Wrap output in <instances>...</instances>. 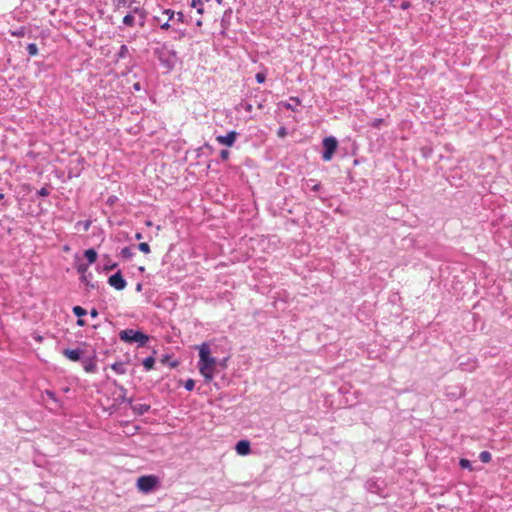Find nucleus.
Wrapping results in <instances>:
<instances>
[{
  "label": "nucleus",
  "mask_w": 512,
  "mask_h": 512,
  "mask_svg": "<svg viewBox=\"0 0 512 512\" xmlns=\"http://www.w3.org/2000/svg\"><path fill=\"white\" fill-rule=\"evenodd\" d=\"M176 21L181 23L184 22V14L181 11L176 13Z\"/></svg>",
  "instance_id": "nucleus-41"
},
{
  "label": "nucleus",
  "mask_w": 512,
  "mask_h": 512,
  "mask_svg": "<svg viewBox=\"0 0 512 512\" xmlns=\"http://www.w3.org/2000/svg\"><path fill=\"white\" fill-rule=\"evenodd\" d=\"M307 187L310 188L311 191L318 192L321 188V184L314 179H309L306 181Z\"/></svg>",
  "instance_id": "nucleus-16"
},
{
  "label": "nucleus",
  "mask_w": 512,
  "mask_h": 512,
  "mask_svg": "<svg viewBox=\"0 0 512 512\" xmlns=\"http://www.w3.org/2000/svg\"><path fill=\"white\" fill-rule=\"evenodd\" d=\"M78 225H83L84 231H88L91 225L90 221L79 222Z\"/></svg>",
  "instance_id": "nucleus-42"
},
{
  "label": "nucleus",
  "mask_w": 512,
  "mask_h": 512,
  "mask_svg": "<svg viewBox=\"0 0 512 512\" xmlns=\"http://www.w3.org/2000/svg\"><path fill=\"white\" fill-rule=\"evenodd\" d=\"M384 120L382 118H374L370 125L371 127L373 128H376V129H379L381 127V125L383 124Z\"/></svg>",
  "instance_id": "nucleus-28"
},
{
  "label": "nucleus",
  "mask_w": 512,
  "mask_h": 512,
  "mask_svg": "<svg viewBox=\"0 0 512 512\" xmlns=\"http://www.w3.org/2000/svg\"><path fill=\"white\" fill-rule=\"evenodd\" d=\"M137 248H138L141 252H143V253H145V254H147V253H149V252H150V246H149V244H148V243H146V242L139 243V244H138V246H137Z\"/></svg>",
  "instance_id": "nucleus-27"
},
{
  "label": "nucleus",
  "mask_w": 512,
  "mask_h": 512,
  "mask_svg": "<svg viewBox=\"0 0 512 512\" xmlns=\"http://www.w3.org/2000/svg\"><path fill=\"white\" fill-rule=\"evenodd\" d=\"M50 194V191L47 187H42L37 191V195L40 197H47Z\"/></svg>",
  "instance_id": "nucleus-33"
},
{
  "label": "nucleus",
  "mask_w": 512,
  "mask_h": 512,
  "mask_svg": "<svg viewBox=\"0 0 512 512\" xmlns=\"http://www.w3.org/2000/svg\"><path fill=\"white\" fill-rule=\"evenodd\" d=\"M12 35L17 37H23L25 35V28L21 27L17 29L16 31L12 32Z\"/></svg>",
  "instance_id": "nucleus-39"
},
{
  "label": "nucleus",
  "mask_w": 512,
  "mask_h": 512,
  "mask_svg": "<svg viewBox=\"0 0 512 512\" xmlns=\"http://www.w3.org/2000/svg\"><path fill=\"white\" fill-rule=\"evenodd\" d=\"M119 339L125 343H137L139 347H144L149 341V336L140 330L125 329L119 332Z\"/></svg>",
  "instance_id": "nucleus-2"
},
{
  "label": "nucleus",
  "mask_w": 512,
  "mask_h": 512,
  "mask_svg": "<svg viewBox=\"0 0 512 512\" xmlns=\"http://www.w3.org/2000/svg\"><path fill=\"white\" fill-rule=\"evenodd\" d=\"M195 387V382L193 379H188L185 381L184 383V388L187 390V391H192Z\"/></svg>",
  "instance_id": "nucleus-30"
},
{
  "label": "nucleus",
  "mask_w": 512,
  "mask_h": 512,
  "mask_svg": "<svg viewBox=\"0 0 512 512\" xmlns=\"http://www.w3.org/2000/svg\"><path fill=\"white\" fill-rule=\"evenodd\" d=\"M142 238H143L142 233L137 232V233L135 234V239H136V240H141Z\"/></svg>",
  "instance_id": "nucleus-51"
},
{
  "label": "nucleus",
  "mask_w": 512,
  "mask_h": 512,
  "mask_svg": "<svg viewBox=\"0 0 512 512\" xmlns=\"http://www.w3.org/2000/svg\"><path fill=\"white\" fill-rule=\"evenodd\" d=\"M108 284L118 291L124 290L127 286V282L124 279L121 271H117L116 273L112 274L108 278Z\"/></svg>",
  "instance_id": "nucleus-5"
},
{
  "label": "nucleus",
  "mask_w": 512,
  "mask_h": 512,
  "mask_svg": "<svg viewBox=\"0 0 512 512\" xmlns=\"http://www.w3.org/2000/svg\"><path fill=\"white\" fill-rule=\"evenodd\" d=\"M111 368L113 371H115L117 374L123 375L126 373V367L123 362H115L111 365Z\"/></svg>",
  "instance_id": "nucleus-13"
},
{
  "label": "nucleus",
  "mask_w": 512,
  "mask_h": 512,
  "mask_svg": "<svg viewBox=\"0 0 512 512\" xmlns=\"http://www.w3.org/2000/svg\"><path fill=\"white\" fill-rule=\"evenodd\" d=\"M114 5L116 9H120L121 7H128V0H114Z\"/></svg>",
  "instance_id": "nucleus-31"
},
{
  "label": "nucleus",
  "mask_w": 512,
  "mask_h": 512,
  "mask_svg": "<svg viewBox=\"0 0 512 512\" xmlns=\"http://www.w3.org/2000/svg\"><path fill=\"white\" fill-rule=\"evenodd\" d=\"M89 266H90V264H88V263H79L76 266L77 272L80 273L81 275L87 274V270H88Z\"/></svg>",
  "instance_id": "nucleus-25"
},
{
  "label": "nucleus",
  "mask_w": 512,
  "mask_h": 512,
  "mask_svg": "<svg viewBox=\"0 0 512 512\" xmlns=\"http://www.w3.org/2000/svg\"><path fill=\"white\" fill-rule=\"evenodd\" d=\"M133 411L138 415H144L150 410L149 404L137 403L132 406Z\"/></svg>",
  "instance_id": "nucleus-11"
},
{
  "label": "nucleus",
  "mask_w": 512,
  "mask_h": 512,
  "mask_svg": "<svg viewBox=\"0 0 512 512\" xmlns=\"http://www.w3.org/2000/svg\"><path fill=\"white\" fill-rule=\"evenodd\" d=\"M4 199H5V194L0 193V200H2V201H3Z\"/></svg>",
  "instance_id": "nucleus-54"
},
{
  "label": "nucleus",
  "mask_w": 512,
  "mask_h": 512,
  "mask_svg": "<svg viewBox=\"0 0 512 512\" xmlns=\"http://www.w3.org/2000/svg\"><path fill=\"white\" fill-rule=\"evenodd\" d=\"M459 368L463 371H473L477 367V363L473 359H468L467 362H459Z\"/></svg>",
  "instance_id": "nucleus-10"
},
{
  "label": "nucleus",
  "mask_w": 512,
  "mask_h": 512,
  "mask_svg": "<svg viewBox=\"0 0 512 512\" xmlns=\"http://www.w3.org/2000/svg\"><path fill=\"white\" fill-rule=\"evenodd\" d=\"M120 255L124 259L128 260V259H131L134 256V252L132 251L131 247H124V248L121 249Z\"/></svg>",
  "instance_id": "nucleus-17"
},
{
  "label": "nucleus",
  "mask_w": 512,
  "mask_h": 512,
  "mask_svg": "<svg viewBox=\"0 0 512 512\" xmlns=\"http://www.w3.org/2000/svg\"><path fill=\"white\" fill-rule=\"evenodd\" d=\"M255 79L257 81V83L259 84H262L265 82L266 80V74L263 73V72H258L256 75H255Z\"/></svg>",
  "instance_id": "nucleus-32"
},
{
  "label": "nucleus",
  "mask_w": 512,
  "mask_h": 512,
  "mask_svg": "<svg viewBox=\"0 0 512 512\" xmlns=\"http://www.w3.org/2000/svg\"><path fill=\"white\" fill-rule=\"evenodd\" d=\"M63 355L67 357L69 360L77 362L82 358L83 350L80 348L76 349H64Z\"/></svg>",
  "instance_id": "nucleus-8"
},
{
  "label": "nucleus",
  "mask_w": 512,
  "mask_h": 512,
  "mask_svg": "<svg viewBox=\"0 0 512 512\" xmlns=\"http://www.w3.org/2000/svg\"><path fill=\"white\" fill-rule=\"evenodd\" d=\"M290 101L293 103H285L284 107L291 111H296V107L301 104V100L297 97H291Z\"/></svg>",
  "instance_id": "nucleus-12"
},
{
  "label": "nucleus",
  "mask_w": 512,
  "mask_h": 512,
  "mask_svg": "<svg viewBox=\"0 0 512 512\" xmlns=\"http://www.w3.org/2000/svg\"><path fill=\"white\" fill-rule=\"evenodd\" d=\"M201 0H192V7L197 8L198 13H203V6Z\"/></svg>",
  "instance_id": "nucleus-29"
},
{
  "label": "nucleus",
  "mask_w": 512,
  "mask_h": 512,
  "mask_svg": "<svg viewBox=\"0 0 512 512\" xmlns=\"http://www.w3.org/2000/svg\"><path fill=\"white\" fill-rule=\"evenodd\" d=\"M459 466L463 469L472 470V464L471 462L466 458H461L459 461Z\"/></svg>",
  "instance_id": "nucleus-24"
},
{
  "label": "nucleus",
  "mask_w": 512,
  "mask_h": 512,
  "mask_svg": "<svg viewBox=\"0 0 512 512\" xmlns=\"http://www.w3.org/2000/svg\"><path fill=\"white\" fill-rule=\"evenodd\" d=\"M159 485V479L155 475H144L138 478L137 488L143 493H150Z\"/></svg>",
  "instance_id": "nucleus-3"
},
{
  "label": "nucleus",
  "mask_w": 512,
  "mask_h": 512,
  "mask_svg": "<svg viewBox=\"0 0 512 512\" xmlns=\"http://www.w3.org/2000/svg\"><path fill=\"white\" fill-rule=\"evenodd\" d=\"M479 459L483 463H489L492 459V455L489 451H482L479 454Z\"/></svg>",
  "instance_id": "nucleus-20"
},
{
  "label": "nucleus",
  "mask_w": 512,
  "mask_h": 512,
  "mask_svg": "<svg viewBox=\"0 0 512 512\" xmlns=\"http://www.w3.org/2000/svg\"><path fill=\"white\" fill-rule=\"evenodd\" d=\"M72 311H73V314H74L75 316H77L78 318H81V317H83V316H85V315L87 314L86 309H84V308H83V307H81V306H74V307L72 308Z\"/></svg>",
  "instance_id": "nucleus-19"
},
{
  "label": "nucleus",
  "mask_w": 512,
  "mask_h": 512,
  "mask_svg": "<svg viewBox=\"0 0 512 512\" xmlns=\"http://www.w3.org/2000/svg\"><path fill=\"white\" fill-rule=\"evenodd\" d=\"M217 2H221V0H217Z\"/></svg>",
  "instance_id": "nucleus-55"
},
{
  "label": "nucleus",
  "mask_w": 512,
  "mask_h": 512,
  "mask_svg": "<svg viewBox=\"0 0 512 512\" xmlns=\"http://www.w3.org/2000/svg\"><path fill=\"white\" fill-rule=\"evenodd\" d=\"M245 111L252 112L253 106L250 103H246L244 106Z\"/></svg>",
  "instance_id": "nucleus-48"
},
{
  "label": "nucleus",
  "mask_w": 512,
  "mask_h": 512,
  "mask_svg": "<svg viewBox=\"0 0 512 512\" xmlns=\"http://www.w3.org/2000/svg\"><path fill=\"white\" fill-rule=\"evenodd\" d=\"M117 266H118V264H117L116 262H111V261H109L108 263H106V264L104 265V270H107V271H109V270H113V269H115Z\"/></svg>",
  "instance_id": "nucleus-36"
},
{
  "label": "nucleus",
  "mask_w": 512,
  "mask_h": 512,
  "mask_svg": "<svg viewBox=\"0 0 512 512\" xmlns=\"http://www.w3.org/2000/svg\"><path fill=\"white\" fill-rule=\"evenodd\" d=\"M84 257L86 258L87 263L91 265L97 260L98 254L94 248H89L84 251Z\"/></svg>",
  "instance_id": "nucleus-9"
},
{
  "label": "nucleus",
  "mask_w": 512,
  "mask_h": 512,
  "mask_svg": "<svg viewBox=\"0 0 512 512\" xmlns=\"http://www.w3.org/2000/svg\"><path fill=\"white\" fill-rule=\"evenodd\" d=\"M154 21H156V22L160 23V28H161L162 30H168V29L171 27V25H170V22H169V21H166V22H162V23H161V19H160V17H158V16H154Z\"/></svg>",
  "instance_id": "nucleus-26"
},
{
  "label": "nucleus",
  "mask_w": 512,
  "mask_h": 512,
  "mask_svg": "<svg viewBox=\"0 0 512 512\" xmlns=\"http://www.w3.org/2000/svg\"><path fill=\"white\" fill-rule=\"evenodd\" d=\"M26 49L30 56H36L38 54V47L35 43H29Z\"/></svg>",
  "instance_id": "nucleus-22"
},
{
  "label": "nucleus",
  "mask_w": 512,
  "mask_h": 512,
  "mask_svg": "<svg viewBox=\"0 0 512 512\" xmlns=\"http://www.w3.org/2000/svg\"><path fill=\"white\" fill-rule=\"evenodd\" d=\"M237 454L241 456L248 455L251 452V445L248 440H239L235 445Z\"/></svg>",
  "instance_id": "nucleus-7"
},
{
  "label": "nucleus",
  "mask_w": 512,
  "mask_h": 512,
  "mask_svg": "<svg viewBox=\"0 0 512 512\" xmlns=\"http://www.w3.org/2000/svg\"><path fill=\"white\" fill-rule=\"evenodd\" d=\"M146 14H147L146 11H144V14H140L138 16V20H139L138 24H139L140 27H144V25H145Z\"/></svg>",
  "instance_id": "nucleus-37"
},
{
  "label": "nucleus",
  "mask_w": 512,
  "mask_h": 512,
  "mask_svg": "<svg viewBox=\"0 0 512 512\" xmlns=\"http://www.w3.org/2000/svg\"><path fill=\"white\" fill-rule=\"evenodd\" d=\"M144 11L145 10L143 8H141V7H133V8H131V12L130 13L133 14V15L135 14V15L139 16L140 14H144Z\"/></svg>",
  "instance_id": "nucleus-35"
},
{
  "label": "nucleus",
  "mask_w": 512,
  "mask_h": 512,
  "mask_svg": "<svg viewBox=\"0 0 512 512\" xmlns=\"http://www.w3.org/2000/svg\"><path fill=\"white\" fill-rule=\"evenodd\" d=\"M199 361L198 369L200 374L204 377L206 383H209L214 378L215 366L218 361L215 357L211 356V350L208 343H202L199 347Z\"/></svg>",
  "instance_id": "nucleus-1"
},
{
  "label": "nucleus",
  "mask_w": 512,
  "mask_h": 512,
  "mask_svg": "<svg viewBox=\"0 0 512 512\" xmlns=\"http://www.w3.org/2000/svg\"><path fill=\"white\" fill-rule=\"evenodd\" d=\"M132 87H133L134 91H140L142 89L140 82L134 83Z\"/></svg>",
  "instance_id": "nucleus-46"
},
{
  "label": "nucleus",
  "mask_w": 512,
  "mask_h": 512,
  "mask_svg": "<svg viewBox=\"0 0 512 512\" xmlns=\"http://www.w3.org/2000/svg\"><path fill=\"white\" fill-rule=\"evenodd\" d=\"M338 147V141L333 136H328L323 139V152L322 159L324 161H330L336 152Z\"/></svg>",
  "instance_id": "nucleus-4"
},
{
  "label": "nucleus",
  "mask_w": 512,
  "mask_h": 512,
  "mask_svg": "<svg viewBox=\"0 0 512 512\" xmlns=\"http://www.w3.org/2000/svg\"><path fill=\"white\" fill-rule=\"evenodd\" d=\"M92 273L82 274L80 276V281L84 284H86L88 287L94 288V284L90 283V280L92 278Z\"/></svg>",
  "instance_id": "nucleus-18"
},
{
  "label": "nucleus",
  "mask_w": 512,
  "mask_h": 512,
  "mask_svg": "<svg viewBox=\"0 0 512 512\" xmlns=\"http://www.w3.org/2000/svg\"><path fill=\"white\" fill-rule=\"evenodd\" d=\"M286 133H287V132H286V129H285L284 127H280V128L278 129L277 135H278L279 137H284V136L286 135Z\"/></svg>",
  "instance_id": "nucleus-44"
},
{
  "label": "nucleus",
  "mask_w": 512,
  "mask_h": 512,
  "mask_svg": "<svg viewBox=\"0 0 512 512\" xmlns=\"http://www.w3.org/2000/svg\"><path fill=\"white\" fill-rule=\"evenodd\" d=\"M239 133L231 130L226 135H218L216 141L224 146L232 147L238 137Z\"/></svg>",
  "instance_id": "nucleus-6"
},
{
  "label": "nucleus",
  "mask_w": 512,
  "mask_h": 512,
  "mask_svg": "<svg viewBox=\"0 0 512 512\" xmlns=\"http://www.w3.org/2000/svg\"><path fill=\"white\" fill-rule=\"evenodd\" d=\"M89 314H90V316H91L92 318H96V317H98V315H99V313H98L97 309H95V308L91 309V310H90V312H89Z\"/></svg>",
  "instance_id": "nucleus-45"
},
{
  "label": "nucleus",
  "mask_w": 512,
  "mask_h": 512,
  "mask_svg": "<svg viewBox=\"0 0 512 512\" xmlns=\"http://www.w3.org/2000/svg\"><path fill=\"white\" fill-rule=\"evenodd\" d=\"M76 323H77V325H78V326H80V327H83V326H85V325H86V322H85V320H83V319H82V317H81V318H78V320H77V322H76Z\"/></svg>",
  "instance_id": "nucleus-49"
},
{
  "label": "nucleus",
  "mask_w": 512,
  "mask_h": 512,
  "mask_svg": "<svg viewBox=\"0 0 512 512\" xmlns=\"http://www.w3.org/2000/svg\"><path fill=\"white\" fill-rule=\"evenodd\" d=\"M143 367L146 371H150L154 368L155 358L153 356L146 357L143 362Z\"/></svg>",
  "instance_id": "nucleus-14"
},
{
  "label": "nucleus",
  "mask_w": 512,
  "mask_h": 512,
  "mask_svg": "<svg viewBox=\"0 0 512 512\" xmlns=\"http://www.w3.org/2000/svg\"><path fill=\"white\" fill-rule=\"evenodd\" d=\"M128 54V47L126 45H121L116 56H117V59H123L127 56Z\"/></svg>",
  "instance_id": "nucleus-21"
},
{
  "label": "nucleus",
  "mask_w": 512,
  "mask_h": 512,
  "mask_svg": "<svg viewBox=\"0 0 512 512\" xmlns=\"http://www.w3.org/2000/svg\"><path fill=\"white\" fill-rule=\"evenodd\" d=\"M45 394H46L50 399H52L54 402L58 403V399H57V397H56V395H55V393H54L53 391H51V390H46V391H45Z\"/></svg>",
  "instance_id": "nucleus-40"
},
{
  "label": "nucleus",
  "mask_w": 512,
  "mask_h": 512,
  "mask_svg": "<svg viewBox=\"0 0 512 512\" xmlns=\"http://www.w3.org/2000/svg\"><path fill=\"white\" fill-rule=\"evenodd\" d=\"M8 206V203L7 202H2L0 204V211H4L6 209V207Z\"/></svg>",
  "instance_id": "nucleus-50"
},
{
  "label": "nucleus",
  "mask_w": 512,
  "mask_h": 512,
  "mask_svg": "<svg viewBox=\"0 0 512 512\" xmlns=\"http://www.w3.org/2000/svg\"><path fill=\"white\" fill-rule=\"evenodd\" d=\"M135 2L136 0H128V7L131 8L132 4Z\"/></svg>",
  "instance_id": "nucleus-52"
},
{
  "label": "nucleus",
  "mask_w": 512,
  "mask_h": 512,
  "mask_svg": "<svg viewBox=\"0 0 512 512\" xmlns=\"http://www.w3.org/2000/svg\"><path fill=\"white\" fill-rule=\"evenodd\" d=\"M141 289H142V285H141L140 283H139V284H137L136 290H137V291H141Z\"/></svg>",
  "instance_id": "nucleus-53"
},
{
  "label": "nucleus",
  "mask_w": 512,
  "mask_h": 512,
  "mask_svg": "<svg viewBox=\"0 0 512 512\" xmlns=\"http://www.w3.org/2000/svg\"><path fill=\"white\" fill-rule=\"evenodd\" d=\"M122 22L127 27H133L135 25V16L131 13H128L123 17Z\"/></svg>",
  "instance_id": "nucleus-15"
},
{
  "label": "nucleus",
  "mask_w": 512,
  "mask_h": 512,
  "mask_svg": "<svg viewBox=\"0 0 512 512\" xmlns=\"http://www.w3.org/2000/svg\"><path fill=\"white\" fill-rule=\"evenodd\" d=\"M367 485H368V490H369L370 492H375V491H376V489H377V485H376V483H375V482H372V483H369V482H368V484H367Z\"/></svg>",
  "instance_id": "nucleus-43"
},
{
  "label": "nucleus",
  "mask_w": 512,
  "mask_h": 512,
  "mask_svg": "<svg viewBox=\"0 0 512 512\" xmlns=\"http://www.w3.org/2000/svg\"><path fill=\"white\" fill-rule=\"evenodd\" d=\"M163 14H165V15H167V16H168L167 21H169V22H170L171 20H173V19H174V17H175V15H176V14H175V12H174L173 10H171V9H165V10H163Z\"/></svg>",
  "instance_id": "nucleus-34"
},
{
  "label": "nucleus",
  "mask_w": 512,
  "mask_h": 512,
  "mask_svg": "<svg viewBox=\"0 0 512 512\" xmlns=\"http://www.w3.org/2000/svg\"><path fill=\"white\" fill-rule=\"evenodd\" d=\"M410 5H411L410 2L404 1V2H402L400 8L405 10V9H408L410 7Z\"/></svg>",
  "instance_id": "nucleus-47"
},
{
  "label": "nucleus",
  "mask_w": 512,
  "mask_h": 512,
  "mask_svg": "<svg viewBox=\"0 0 512 512\" xmlns=\"http://www.w3.org/2000/svg\"><path fill=\"white\" fill-rule=\"evenodd\" d=\"M84 370L86 372H94L96 370V364L93 360L86 361L84 363Z\"/></svg>",
  "instance_id": "nucleus-23"
},
{
  "label": "nucleus",
  "mask_w": 512,
  "mask_h": 512,
  "mask_svg": "<svg viewBox=\"0 0 512 512\" xmlns=\"http://www.w3.org/2000/svg\"><path fill=\"white\" fill-rule=\"evenodd\" d=\"M219 156H220L221 160L226 161L230 156V152L228 150L223 149L220 151Z\"/></svg>",
  "instance_id": "nucleus-38"
}]
</instances>
